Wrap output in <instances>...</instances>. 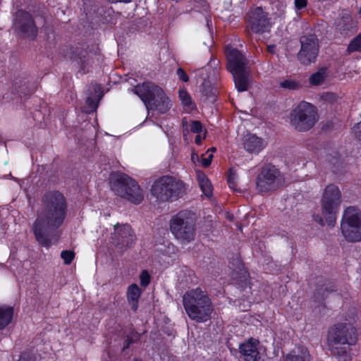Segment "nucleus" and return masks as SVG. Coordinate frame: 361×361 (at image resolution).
Masks as SVG:
<instances>
[{
  "mask_svg": "<svg viewBox=\"0 0 361 361\" xmlns=\"http://www.w3.org/2000/svg\"><path fill=\"white\" fill-rule=\"evenodd\" d=\"M42 207L37 211L32 224L36 240L43 247H49L56 242V231L63 224L67 213V203L59 191L47 192L42 197Z\"/></svg>",
  "mask_w": 361,
  "mask_h": 361,
  "instance_id": "1",
  "label": "nucleus"
},
{
  "mask_svg": "<svg viewBox=\"0 0 361 361\" xmlns=\"http://www.w3.org/2000/svg\"><path fill=\"white\" fill-rule=\"evenodd\" d=\"M356 329L350 324L338 323L329 329L327 345L331 355L338 361L351 360V345L357 341Z\"/></svg>",
  "mask_w": 361,
  "mask_h": 361,
  "instance_id": "2",
  "label": "nucleus"
},
{
  "mask_svg": "<svg viewBox=\"0 0 361 361\" xmlns=\"http://www.w3.org/2000/svg\"><path fill=\"white\" fill-rule=\"evenodd\" d=\"M183 304L189 318L197 323H204L211 319L214 311L212 302L206 291L200 288L185 292Z\"/></svg>",
  "mask_w": 361,
  "mask_h": 361,
  "instance_id": "3",
  "label": "nucleus"
},
{
  "mask_svg": "<svg viewBox=\"0 0 361 361\" xmlns=\"http://www.w3.org/2000/svg\"><path fill=\"white\" fill-rule=\"evenodd\" d=\"M133 92L144 102L148 111H157L164 114L170 109L172 104L164 90L154 83L147 82L136 85Z\"/></svg>",
  "mask_w": 361,
  "mask_h": 361,
  "instance_id": "4",
  "label": "nucleus"
},
{
  "mask_svg": "<svg viewBox=\"0 0 361 361\" xmlns=\"http://www.w3.org/2000/svg\"><path fill=\"white\" fill-rule=\"evenodd\" d=\"M112 191L118 196L138 204L144 199L142 190L135 180L123 173H112L109 177Z\"/></svg>",
  "mask_w": 361,
  "mask_h": 361,
  "instance_id": "5",
  "label": "nucleus"
},
{
  "mask_svg": "<svg viewBox=\"0 0 361 361\" xmlns=\"http://www.w3.org/2000/svg\"><path fill=\"white\" fill-rule=\"evenodd\" d=\"M184 192V183L169 176H164L156 180L151 188L152 195L161 202L175 201L181 197Z\"/></svg>",
  "mask_w": 361,
  "mask_h": 361,
  "instance_id": "6",
  "label": "nucleus"
},
{
  "mask_svg": "<svg viewBox=\"0 0 361 361\" xmlns=\"http://www.w3.org/2000/svg\"><path fill=\"white\" fill-rule=\"evenodd\" d=\"M170 230L181 243L187 244L193 241L196 235L194 214L188 210L179 212L171 218Z\"/></svg>",
  "mask_w": 361,
  "mask_h": 361,
  "instance_id": "7",
  "label": "nucleus"
},
{
  "mask_svg": "<svg viewBox=\"0 0 361 361\" xmlns=\"http://www.w3.org/2000/svg\"><path fill=\"white\" fill-rule=\"evenodd\" d=\"M317 120L316 108L306 102H300L290 114L291 126L299 132H305L310 130L316 123Z\"/></svg>",
  "mask_w": 361,
  "mask_h": 361,
  "instance_id": "8",
  "label": "nucleus"
},
{
  "mask_svg": "<svg viewBox=\"0 0 361 361\" xmlns=\"http://www.w3.org/2000/svg\"><path fill=\"white\" fill-rule=\"evenodd\" d=\"M341 231L348 242L361 240V212L358 209L349 207L345 209L341 222Z\"/></svg>",
  "mask_w": 361,
  "mask_h": 361,
  "instance_id": "9",
  "label": "nucleus"
},
{
  "mask_svg": "<svg viewBox=\"0 0 361 361\" xmlns=\"http://www.w3.org/2000/svg\"><path fill=\"white\" fill-rule=\"evenodd\" d=\"M284 178L274 165H264L256 179V188L259 192L274 191L283 185Z\"/></svg>",
  "mask_w": 361,
  "mask_h": 361,
  "instance_id": "10",
  "label": "nucleus"
},
{
  "mask_svg": "<svg viewBox=\"0 0 361 361\" xmlns=\"http://www.w3.org/2000/svg\"><path fill=\"white\" fill-rule=\"evenodd\" d=\"M341 192L337 186L334 185H328L324 192L322 197V211L326 224L334 226L336 223V214L340 204Z\"/></svg>",
  "mask_w": 361,
  "mask_h": 361,
  "instance_id": "11",
  "label": "nucleus"
},
{
  "mask_svg": "<svg viewBox=\"0 0 361 361\" xmlns=\"http://www.w3.org/2000/svg\"><path fill=\"white\" fill-rule=\"evenodd\" d=\"M300 49L298 59L302 65L314 63L319 53V40L315 35L309 34L300 37Z\"/></svg>",
  "mask_w": 361,
  "mask_h": 361,
  "instance_id": "12",
  "label": "nucleus"
},
{
  "mask_svg": "<svg viewBox=\"0 0 361 361\" xmlns=\"http://www.w3.org/2000/svg\"><path fill=\"white\" fill-rule=\"evenodd\" d=\"M247 21L249 27L255 33L269 32L271 27L268 13L260 6L251 8L248 11Z\"/></svg>",
  "mask_w": 361,
  "mask_h": 361,
  "instance_id": "13",
  "label": "nucleus"
},
{
  "mask_svg": "<svg viewBox=\"0 0 361 361\" xmlns=\"http://www.w3.org/2000/svg\"><path fill=\"white\" fill-rule=\"evenodd\" d=\"M13 27L23 37L34 39L37 35V28L32 16L23 10L16 13Z\"/></svg>",
  "mask_w": 361,
  "mask_h": 361,
  "instance_id": "14",
  "label": "nucleus"
},
{
  "mask_svg": "<svg viewBox=\"0 0 361 361\" xmlns=\"http://www.w3.org/2000/svg\"><path fill=\"white\" fill-rule=\"evenodd\" d=\"M98 48L94 45L87 46L86 49L77 47L73 51L71 59L76 61L80 66L79 73L85 74L88 72L89 67L94 61V58L97 56Z\"/></svg>",
  "mask_w": 361,
  "mask_h": 361,
  "instance_id": "15",
  "label": "nucleus"
},
{
  "mask_svg": "<svg viewBox=\"0 0 361 361\" xmlns=\"http://www.w3.org/2000/svg\"><path fill=\"white\" fill-rule=\"evenodd\" d=\"M135 235L128 224H116L114 226L113 240L121 251L130 247L135 243Z\"/></svg>",
  "mask_w": 361,
  "mask_h": 361,
  "instance_id": "16",
  "label": "nucleus"
},
{
  "mask_svg": "<svg viewBox=\"0 0 361 361\" xmlns=\"http://www.w3.org/2000/svg\"><path fill=\"white\" fill-rule=\"evenodd\" d=\"M227 68L231 73L247 70L248 61L238 49L226 47Z\"/></svg>",
  "mask_w": 361,
  "mask_h": 361,
  "instance_id": "17",
  "label": "nucleus"
},
{
  "mask_svg": "<svg viewBox=\"0 0 361 361\" xmlns=\"http://www.w3.org/2000/svg\"><path fill=\"white\" fill-rule=\"evenodd\" d=\"M240 353L245 361H262L257 350L255 341L250 339L239 347Z\"/></svg>",
  "mask_w": 361,
  "mask_h": 361,
  "instance_id": "18",
  "label": "nucleus"
},
{
  "mask_svg": "<svg viewBox=\"0 0 361 361\" xmlns=\"http://www.w3.org/2000/svg\"><path fill=\"white\" fill-rule=\"evenodd\" d=\"M243 146L246 151L250 153L255 154L259 153L264 147L263 140L260 137L252 134H247L244 136Z\"/></svg>",
  "mask_w": 361,
  "mask_h": 361,
  "instance_id": "19",
  "label": "nucleus"
},
{
  "mask_svg": "<svg viewBox=\"0 0 361 361\" xmlns=\"http://www.w3.org/2000/svg\"><path fill=\"white\" fill-rule=\"evenodd\" d=\"M92 91L94 92V95L91 94L87 97V106H85L83 109V111L87 114H90L96 111L98 106L99 101L103 96L102 88L99 85H94L92 86Z\"/></svg>",
  "mask_w": 361,
  "mask_h": 361,
  "instance_id": "20",
  "label": "nucleus"
},
{
  "mask_svg": "<svg viewBox=\"0 0 361 361\" xmlns=\"http://www.w3.org/2000/svg\"><path fill=\"white\" fill-rule=\"evenodd\" d=\"M354 23L352 18L345 13L336 22V29L342 35H348L353 32Z\"/></svg>",
  "mask_w": 361,
  "mask_h": 361,
  "instance_id": "21",
  "label": "nucleus"
},
{
  "mask_svg": "<svg viewBox=\"0 0 361 361\" xmlns=\"http://www.w3.org/2000/svg\"><path fill=\"white\" fill-rule=\"evenodd\" d=\"M335 286L329 282H325L319 286L315 290L313 298L315 302L322 304L330 293L335 291Z\"/></svg>",
  "mask_w": 361,
  "mask_h": 361,
  "instance_id": "22",
  "label": "nucleus"
},
{
  "mask_svg": "<svg viewBox=\"0 0 361 361\" xmlns=\"http://www.w3.org/2000/svg\"><path fill=\"white\" fill-rule=\"evenodd\" d=\"M141 289L135 283L128 286L126 296L128 305L133 312H136L138 307V300L141 295Z\"/></svg>",
  "mask_w": 361,
  "mask_h": 361,
  "instance_id": "23",
  "label": "nucleus"
},
{
  "mask_svg": "<svg viewBox=\"0 0 361 361\" xmlns=\"http://www.w3.org/2000/svg\"><path fill=\"white\" fill-rule=\"evenodd\" d=\"M235 87L238 91L243 92L249 87V73L248 70L231 73Z\"/></svg>",
  "mask_w": 361,
  "mask_h": 361,
  "instance_id": "24",
  "label": "nucleus"
},
{
  "mask_svg": "<svg viewBox=\"0 0 361 361\" xmlns=\"http://www.w3.org/2000/svg\"><path fill=\"white\" fill-rule=\"evenodd\" d=\"M311 355L307 349L303 346H300L297 350H293L286 356L285 361H310Z\"/></svg>",
  "mask_w": 361,
  "mask_h": 361,
  "instance_id": "25",
  "label": "nucleus"
},
{
  "mask_svg": "<svg viewBox=\"0 0 361 361\" xmlns=\"http://www.w3.org/2000/svg\"><path fill=\"white\" fill-rule=\"evenodd\" d=\"M197 180L203 193L207 197L211 196L212 195V185L206 176L203 173H198Z\"/></svg>",
  "mask_w": 361,
  "mask_h": 361,
  "instance_id": "26",
  "label": "nucleus"
},
{
  "mask_svg": "<svg viewBox=\"0 0 361 361\" xmlns=\"http://www.w3.org/2000/svg\"><path fill=\"white\" fill-rule=\"evenodd\" d=\"M13 314V307L0 308V329H4L11 322Z\"/></svg>",
  "mask_w": 361,
  "mask_h": 361,
  "instance_id": "27",
  "label": "nucleus"
},
{
  "mask_svg": "<svg viewBox=\"0 0 361 361\" xmlns=\"http://www.w3.org/2000/svg\"><path fill=\"white\" fill-rule=\"evenodd\" d=\"M200 91L207 99L214 102L216 97L214 89L212 87L209 81H204L201 85Z\"/></svg>",
  "mask_w": 361,
  "mask_h": 361,
  "instance_id": "28",
  "label": "nucleus"
},
{
  "mask_svg": "<svg viewBox=\"0 0 361 361\" xmlns=\"http://www.w3.org/2000/svg\"><path fill=\"white\" fill-rule=\"evenodd\" d=\"M326 78V69L322 68L320 69L319 71L313 73L310 77L309 80L312 85H319L325 80Z\"/></svg>",
  "mask_w": 361,
  "mask_h": 361,
  "instance_id": "29",
  "label": "nucleus"
},
{
  "mask_svg": "<svg viewBox=\"0 0 361 361\" xmlns=\"http://www.w3.org/2000/svg\"><path fill=\"white\" fill-rule=\"evenodd\" d=\"M279 86L286 90H295L301 87L300 83L293 79H286L281 81L279 84Z\"/></svg>",
  "mask_w": 361,
  "mask_h": 361,
  "instance_id": "30",
  "label": "nucleus"
},
{
  "mask_svg": "<svg viewBox=\"0 0 361 361\" xmlns=\"http://www.w3.org/2000/svg\"><path fill=\"white\" fill-rule=\"evenodd\" d=\"M140 338V334L135 331H132L129 335L126 336V338L124 341L123 346L122 348V350L124 351L128 349L130 344L136 343Z\"/></svg>",
  "mask_w": 361,
  "mask_h": 361,
  "instance_id": "31",
  "label": "nucleus"
},
{
  "mask_svg": "<svg viewBox=\"0 0 361 361\" xmlns=\"http://www.w3.org/2000/svg\"><path fill=\"white\" fill-rule=\"evenodd\" d=\"M347 50L349 53L354 51L361 52V33L350 42Z\"/></svg>",
  "mask_w": 361,
  "mask_h": 361,
  "instance_id": "32",
  "label": "nucleus"
},
{
  "mask_svg": "<svg viewBox=\"0 0 361 361\" xmlns=\"http://www.w3.org/2000/svg\"><path fill=\"white\" fill-rule=\"evenodd\" d=\"M238 176L233 170V169H230L228 171V175L227 177V182L230 187V188L233 189V190H237V184H236V180H237Z\"/></svg>",
  "mask_w": 361,
  "mask_h": 361,
  "instance_id": "33",
  "label": "nucleus"
},
{
  "mask_svg": "<svg viewBox=\"0 0 361 361\" xmlns=\"http://www.w3.org/2000/svg\"><path fill=\"white\" fill-rule=\"evenodd\" d=\"M18 361H39L38 356L30 352H23Z\"/></svg>",
  "mask_w": 361,
  "mask_h": 361,
  "instance_id": "34",
  "label": "nucleus"
},
{
  "mask_svg": "<svg viewBox=\"0 0 361 361\" xmlns=\"http://www.w3.org/2000/svg\"><path fill=\"white\" fill-rule=\"evenodd\" d=\"M61 257L66 264H69L73 261L75 257V253L71 250H63L61 253Z\"/></svg>",
  "mask_w": 361,
  "mask_h": 361,
  "instance_id": "35",
  "label": "nucleus"
},
{
  "mask_svg": "<svg viewBox=\"0 0 361 361\" xmlns=\"http://www.w3.org/2000/svg\"><path fill=\"white\" fill-rule=\"evenodd\" d=\"M179 98L185 106H189L191 103V97L185 90H179Z\"/></svg>",
  "mask_w": 361,
  "mask_h": 361,
  "instance_id": "36",
  "label": "nucleus"
},
{
  "mask_svg": "<svg viewBox=\"0 0 361 361\" xmlns=\"http://www.w3.org/2000/svg\"><path fill=\"white\" fill-rule=\"evenodd\" d=\"M190 127V131L193 133L199 134L202 132L203 126L199 121H192Z\"/></svg>",
  "mask_w": 361,
  "mask_h": 361,
  "instance_id": "37",
  "label": "nucleus"
},
{
  "mask_svg": "<svg viewBox=\"0 0 361 361\" xmlns=\"http://www.w3.org/2000/svg\"><path fill=\"white\" fill-rule=\"evenodd\" d=\"M140 285L146 287L150 282V276L146 270H143L140 275Z\"/></svg>",
  "mask_w": 361,
  "mask_h": 361,
  "instance_id": "38",
  "label": "nucleus"
},
{
  "mask_svg": "<svg viewBox=\"0 0 361 361\" xmlns=\"http://www.w3.org/2000/svg\"><path fill=\"white\" fill-rule=\"evenodd\" d=\"M352 132L359 140H361V121L353 126Z\"/></svg>",
  "mask_w": 361,
  "mask_h": 361,
  "instance_id": "39",
  "label": "nucleus"
},
{
  "mask_svg": "<svg viewBox=\"0 0 361 361\" xmlns=\"http://www.w3.org/2000/svg\"><path fill=\"white\" fill-rule=\"evenodd\" d=\"M176 73H177L178 78L180 80H182L183 82H188L189 80L188 75L186 74V73L185 72V71L183 68H178Z\"/></svg>",
  "mask_w": 361,
  "mask_h": 361,
  "instance_id": "40",
  "label": "nucleus"
},
{
  "mask_svg": "<svg viewBox=\"0 0 361 361\" xmlns=\"http://www.w3.org/2000/svg\"><path fill=\"white\" fill-rule=\"evenodd\" d=\"M212 158L213 155L212 154H209L207 158H202L201 160L202 166L204 168L209 166L212 163Z\"/></svg>",
  "mask_w": 361,
  "mask_h": 361,
  "instance_id": "41",
  "label": "nucleus"
},
{
  "mask_svg": "<svg viewBox=\"0 0 361 361\" xmlns=\"http://www.w3.org/2000/svg\"><path fill=\"white\" fill-rule=\"evenodd\" d=\"M307 4V0H295V8L298 10L306 7Z\"/></svg>",
  "mask_w": 361,
  "mask_h": 361,
  "instance_id": "42",
  "label": "nucleus"
},
{
  "mask_svg": "<svg viewBox=\"0 0 361 361\" xmlns=\"http://www.w3.org/2000/svg\"><path fill=\"white\" fill-rule=\"evenodd\" d=\"M19 83L18 81V79L15 80L13 81V87L15 88V90L19 92V93H25V92L23 91V90L20 89L21 87L19 85Z\"/></svg>",
  "mask_w": 361,
  "mask_h": 361,
  "instance_id": "43",
  "label": "nucleus"
},
{
  "mask_svg": "<svg viewBox=\"0 0 361 361\" xmlns=\"http://www.w3.org/2000/svg\"><path fill=\"white\" fill-rule=\"evenodd\" d=\"M205 137V133L203 136H201V135L199 133L195 139V142L197 145H200L202 142V140Z\"/></svg>",
  "mask_w": 361,
  "mask_h": 361,
  "instance_id": "44",
  "label": "nucleus"
},
{
  "mask_svg": "<svg viewBox=\"0 0 361 361\" xmlns=\"http://www.w3.org/2000/svg\"><path fill=\"white\" fill-rule=\"evenodd\" d=\"M276 50V45L270 44L267 46V51L271 54H274Z\"/></svg>",
  "mask_w": 361,
  "mask_h": 361,
  "instance_id": "45",
  "label": "nucleus"
},
{
  "mask_svg": "<svg viewBox=\"0 0 361 361\" xmlns=\"http://www.w3.org/2000/svg\"><path fill=\"white\" fill-rule=\"evenodd\" d=\"M315 220L317 221H318V223L321 225V226H324V221L323 220V219L319 216H317V218L315 219Z\"/></svg>",
  "mask_w": 361,
  "mask_h": 361,
  "instance_id": "46",
  "label": "nucleus"
},
{
  "mask_svg": "<svg viewBox=\"0 0 361 361\" xmlns=\"http://www.w3.org/2000/svg\"><path fill=\"white\" fill-rule=\"evenodd\" d=\"M110 2H125V3H128L130 2L131 0H108Z\"/></svg>",
  "mask_w": 361,
  "mask_h": 361,
  "instance_id": "47",
  "label": "nucleus"
},
{
  "mask_svg": "<svg viewBox=\"0 0 361 361\" xmlns=\"http://www.w3.org/2000/svg\"><path fill=\"white\" fill-rule=\"evenodd\" d=\"M329 161L330 163H331L332 164H335L336 163L338 162V158L337 157H334L332 159H329Z\"/></svg>",
  "mask_w": 361,
  "mask_h": 361,
  "instance_id": "48",
  "label": "nucleus"
},
{
  "mask_svg": "<svg viewBox=\"0 0 361 361\" xmlns=\"http://www.w3.org/2000/svg\"><path fill=\"white\" fill-rule=\"evenodd\" d=\"M198 159V155L195 153L192 154V159L194 160L195 159Z\"/></svg>",
  "mask_w": 361,
  "mask_h": 361,
  "instance_id": "49",
  "label": "nucleus"
},
{
  "mask_svg": "<svg viewBox=\"0 0 361 361\" xmlns=\"http://www.w3.org/2000/svg\"><path fill=\"white\" fill-rule=\"evenodd\" d=\"M210 151V152H215L216 151V148L215 147H212L210 148L208 152Z\"/></svg>",
  "mask_w": 361,
  "mask_h": 361,
  "instance_id": "50",
  "label": "nucleus"
},
{
  "mask_svg": "<svg viewBox=\"0 0 361 361\" xmlns=\"http://www.w3.org/2000/svg\"><path fill=\"white\" fill-rule=\"evenodd\" d=\"M19 80V82H20V83L23 82V84H24V85H25V80H23V81H22L21 80Z\"/></svg>",
  "mask_w": 361,
  "mask_h": 361,
  "instance_id": "51",
  "label": "nucleus"
},
{
  "mask_svg": "<svg viewBox=\"0 0 361 361\" xmlns=\"http://www.w3.org/2000/svg\"><path fill=\"white\" fill-rule=\"evenodd\" d=\"M19 80V82H20V83L23 82V84H24V85H25V80H23V81H22L21 80Z\"/></svg>",
  "mask_w": 361,
  "mask_h": 361,
  "instance_id": "52",
  "label": "nucleus"
}]
</instances>
